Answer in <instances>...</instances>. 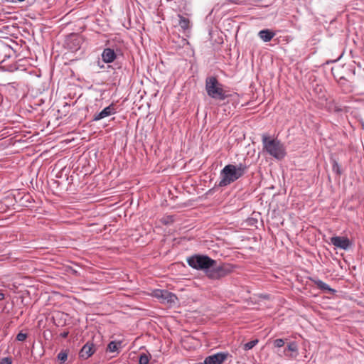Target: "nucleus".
<instances>
[{"mask_svg": "<svg viewBox=\"0 0 364 364\" xmlns=\"http://www.w3.org/2000/svg\"><path fill=\"white\" fill-rule=\"evenodd\" d=\"M247 166L245 164H228L220 171V181L218 186H227L244 176L247 171Z\"/></svg>", "mask_w": 364, "mask_h": 364, "instance_id": "nucleus-1", "label": "nucleus"}, {"mask_svg": "<svg viewBox=\"0 0 364 364\" xmlns=\"http://www.w3.org/2000/svg\"><path fill=\"white\" fill-rule=\"evenodd\" d=\"M263 149L271 156L281 160L286 156V149L284 144L277 139L272 138L263 134L262 137Z\"/></svg>", "mask_w": 364, "mask_h": 364, "instance_id": "nucleus-2", "label": "nucleus"}, {"mask_svg": "<svg viewBox=\"0 0 364 364\" xmlns=\"http://www.w3.org/2000/svg\"><path fill=\"white\" fill-rule=\"evenodd\" d=\"M285 340L277 338L273 341V346L277 349L275 353L282 358L289 359H295L299 354L298 344L295 341H291L287 343V346L282 349L285 344Z\"/></svg>", "mask_w": 364, "mask_h": 364, "instance_id": "nucleus-3", "label": "nucleus"}, {"mask_svg": "<svg viewBox=\"0 0 364 364\" xmlns=\"http://www.w3.org/2000/svg\"><path fill=\"white\" fill-rule=\"evenodd\" d=\"M205 90L208 95L215 100H225L228 95L215 77H209L205 80Z\"/></svg>", "mask_w": 364, "mask_h": 364, "instance_id": "nucleus-4", "label": "nucleus"}, {"mask_svg": "<svg viewBox=\"0 0 364 364\" xmlns=\"http://www.w3.org/2000/svg\"><path fill=\"white\" fill-rule=\"evenodd\" d=\"M187 262L192 268L203 270L207 275V271L210 270L213 265L216 264L217 261L207 255H196L188 258Z\"/></svg>", "mask_w": 364, "mask_h": 364, "instance_id": "nucleus-5", "label": "nucleus"}, {"mask_svg": "<svg viewBox=\"0 0 364 364\" xmlns=\"http://www.w3.org/2000/svg\"><path fill=\"white\" fill-rule=\"evenodd\" d=\"M151 296L158 299L161 303L171 306L176 305L178 301L177 296L173 293L166 289H154Z\"/></svg>", "mask_w": 364, "mask_h": 364, "instance_id": "nucleus-6", "label": "nucleus"}, {"mask_svg": "<svg viewBox=\"0 0 364 364\" xmlns=\"http://www.w3.org/2000/svg\"><path fill=\"white\" fill-rule=\"evenodd\" d=\"M232 272V267L228 264L220 265L214 264L210 270L207 271V277L212 279H219L229 274Z\"/></svg>", "mask_w": 364, "mask_h": 364, "instance_id": "nucleus-7", "label": "nucleus"}, {"mask_svg": "<svg viewBox=\"0 0 364 364\" xmlns=\"http://www.w3.org/2000/svg\"><path fill=\"white\" fill-rule=\"evenodd\" d=\"M227 352H220L206 357L203 361L204 364H222L228 357Z\"/></svg>", "mask_w": 364, "mask_h": 364, "instance_id": "nucleus-8", "label": "nucleus"}, {"mask_svg": "<svg viewBox=\"0 0 364 364\" xmlns=\"http://www.w3.org/2000/svg\"><path fill=\"white\" fill-rule=\"evenodd\" d=\"M82 41V38L80 36L71 34L67 38L65 44L69 50L74 52L80 49Z\"/></svg>", "mask_w": 364, "mask_h": 364, "instance_id": "nucleus-9", "label": "nucleus"}, {"mask_svg": "<svg viewBox=\"0 0 364 364\" xmlns=\"http://www.w3.org/2000/svg\"><path fill=\"white\" fill-rule=\"evenodd\" d=\"M331 243L337 248L347 250L350 246L351 242L346 237L334 236L331 238Z\"/></svg>", "mask_w": 364, "mask_h": 364, "instance_id": "nucleus-10", "label": "nucleus"}, {"mask_svg": "<svg viewBox=\"0 0 364 364\" xmlns=\"http://www.w3.org/2000/svg\"><path fill=\"white\" fill-rule=\"evenodd\" d=\"M117 112L115 105L112 103L109 106L104 108L100 112L97 113L93 117V121H99L107 117L114 114Z\"/></svg>", "mask_w": 364, "mask_h": 364, "instance_id": "nucleus-11", "label": "nucleus"}, {"mask_svg": "<svg viewBox=\"0 0 364 364\" xmlns=\"http://www.w3.org/2000/svg\"><path fill=\"white\" fill-rule=\"evenodd\" d=\"M95 352L94 344L92 343H87L83 346L80 352V357L83 359H87Z\"/></svg>", "mask_w": 364, "mask_h": 364, "instance_id": "nucleus-12", "label": "nucleus"}, {"mask_svg": "<svg viewBox=\"0 0 364 364\" xmlns=\"http://www.w3.org/2000/svg\"><path fill=\"white\" fill-rule=\"evenodd\" d=\"M117 58L114 50L112 48H105L102 53V60L106 63H112Z\"/></svg>", "mask_w": 364, "mask_h": 364, "instance_id": "nucleus-13", "label": "nucleus"}, {"mask_svg": "<svg viewBox=\"0 0 364 364\" xmlns=\"http://www.w3.org/2000/svg\"><path fill=\"white\" fill-rule=\"evenodd\" d=\"M14 53V50L11 46L0 42V58L3 57L2 61H4L6 58L12 56Z\"/></svg>", "mask_w": 364, "mask_h": 364, "instance_id": "nucleus-14", "label": "nucleus"}, {"mask_svg": "<svg viewBox=\"0 0 364 364\" xmlns=\"http://www.w3.org/2000/svg\"><path fill=\"white\" fill-rule=\"evenodd\" d=\"M178 25L181 28V29L183 31V32L189 31L191 29V22L190 20L183 16L181 14L178 15Z\"/></svg>", "mask_w": 364, "mask_h": 364, "instance_id": "nucleus-15", "label": "nucleus"}, {"mask_svg": "<svg viewBox=\"0 0 364 364\" xmlns=\"http://www.w3.org/2000/svg\"><path fill=\"white\" fill-rule=\"evenodd\" d=\"M275 36V33L269 30V29H264L259 32L258 36L264 41V42H269L270 41L274 36Z\"/></svg>", "mask_w": 364, "mask_h": 364, "instance_id": "nucleus-16", "label": "nucleus"}, {"mask_svg": "<svg viewBox=\"0 0 364 364\" xmlns=\"http://www.w3.org/2000/svg\"><path fill=\"white\" fill-rule=\"evenodd\" d=\"M314 284L317 286L318 288H319L321 290H326L328 291H333V289H332L326 283L323 282L320 279L314 280Z\"/></svg>", "mask_w": 364, "mask_h": 364, "instance_id": "nucleus-17", "label": "nucleus"}, {"mask_svg": "<svg viewBox=\"0 0 364 364\" xmlns=\"http://www.w3.org/2000/svg\"><path fill=\"white\" fill-rule=\"evenodd\" d=\"M150 358L149 353H141L139 356V364H149Z\"/></svg>", "mask_w": 364, "mask_h": 364, "instance_id": "nucleus-18", "label": "nucleus"}, {"mask_svg": "<svg viewBox=\"0 0 364 364\" xmlns=\"http://www.w3.org/2000/svg\"><path fill=\"white\" fill-rule=\"evenodd\" d=\"M119 346H120V343L111 341L107 346V350L112 353L116 352L118 350Z\"/></svg>", "mask_w": 364, "mask_h": 364, "instance_id": "nucleus-19", "label": "nucleus"}, {"mask_svg": "<svg viewBox=\"0 0 364 364\" xmlns=\"http://www.w3.org/2000/svg\"><path fill=\"white\" fill-rule=\"evenodd\" d=\"M58 359L61 362L64 363L68 359V352L67 350H61L58 355Z\"/></svg>", "mask_w": 364, "mask_h": 364, "instance_id": "nucleus-20", "label": "nucleus"}, {"mask_svg": "<svg viewBox=\"0 0 364 364\" xmlns=\"http://www.w3.org/2000/svg\"><path fill=\"white\" fill-rule=\"evenodd\" d=\"M257 343H258V340H257V339L252 340L250 342H247L245 344L244 349L245 350H249L252 349L253 347H255Z\"/></svg>", "mask_w": 364, "mask_h": 364, "instance_id": "nucleus-21", "label": "nucleus"}, {"mask_svg": "<svg viewBox=\"0 0 364 364\" xmlns=\"http://www.w3.org/2000/svg\"><path fill=\"white\" fill-rule=\"evenodd\" d=\"M26 338L27 334L22 332L18 333L16 336V340H18V341H23L26 339Z\"/></svg>", "mask_w": 364, "mask_h": 364, "instance_id": "nucleus-22", "label": "nucleus"}, {"mask_svg": "<svg viewBox=\"0 0 364 364\" xmlns=\"http://www.w3.org/2000/svg\"><path fill=\"white\" fill-rule=\"evenodd\" d=\"M0 364H12V359L10 357H6L1 360Z\"/></svg>", "mask_w": 364, "mask_h": 364, "instance_id": "nucleus-23", "label": "nucleus"}, {"mask_svg": "<svg viewBox=\"0 0 364 364\" xmlns=\"http://www.w3.org/2000/svg\"><path fill=\"white\" fill-rule=\"evenodd\" d=\"M170 222H173V217L172 216H168L166 220H164L163 221V223H165V224H168Z\"/></svg>", "mask_w": 364, "mask_h": 364, "instance_id": "nucleus-24", "label": "nucleus"}, {"mask_svg": "<svg viewBox=\"0 0 364 364\" xmlns=\"http://www.w3.org/2000/svg\"><path fill=\"white\" fill-rule=\"evenodd\" d=\"M68 335V332H63L60 334L63 338H66Z\"/></svg>", "mask_w": 364, "mask_h": 364, "instance_id": "nucleus-25", "label": "nucleus"}, {"mask_svg": "<svg viewBox=\"0 0 364 364\" xmlns=\"http://www.w3.org/2000/svg\"><path fill=\"white\" fill-rule=\"evenodd\" d=\"M5 298V296L3 293H0V301L3 300Z\"/></svg>", "mask_w": 364, "mask_h": 364, "instance_id": "nucleus-26", "label": "nucleus"}, {"mask_svg": "<svg viewBox=\"0 0 364 364\" xmlns=\"http://www.w3.org/2000/svg\"><path fill=\"white\" fill-rule=\"evenodd\" d=\"M2 1L4 2H6V3H14V0H2Z\"/></svg>", "mask_w": 364, "mask_h": 364, "instance_id": "nucleus-27", "label": "nucleus"}, {"mask_svg": "<svg viewBox=\"0 0 364 364\" xmlns=\"http://www.w3.org/2000/svg\"><path fill=\"white\" fill-rule=\"evenodd\" d=\"M25 0H14V3H16V2H23Z\"/></svg>", "mask_w": 364, "mask_h": 364, "instance_id": "nucleus-28", "label": "nucleus"}]
</instances>
